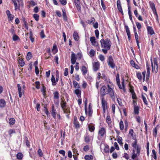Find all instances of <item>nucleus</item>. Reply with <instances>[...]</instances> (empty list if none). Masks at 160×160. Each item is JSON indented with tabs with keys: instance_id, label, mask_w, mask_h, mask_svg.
<instances>
[{
	"instance_id": "nucleus-1",
	"label": "nucleus",
	"mask_w": 160,
	"mask_h": 160,
	"mask_svg": "<svg viewBox=\"0 0 160 160\" xmlns=\"http://www.w3.org/2000/svg\"><path fill=\"white\" fill-rule=\"evenodd\" d=\"M108 88L105 85L103 86L101 88L100 90V94L101 96L103 97L107 94H109L112 100L115 98L114 94L113 89L112 88L110 85H107Z\"/></svg>"
},
{
	"instance_id": "nucleus-2",
	"label": "nucleus",
	"mask_w": 160,
	"mask_h": 160,
	"mask_svg": "<svg viewBox=\"0 0 160 160\" xmlns=\"http://www.w3.org/2000/svg\"><path fill=\"white\" fill-rule=\"evenodd\" d=\"M100 42L102 48V51L104 53L106 54L108 51L110 49L112 45L110 40L108 38H106L105 39H102L100 41Z\"/></svg>"
},
{
	"instance_id": "nucleus-3",
	"label": "nucleus",
	"mask_w": 160,
	"mask_h": 160,
	"mask_svg": "<svg viewBox=\"0 0 160 160\" xmlns=\"http://www.w3.org/2000/svg\"><path fill=\"white\" fill-rule=\"evenodd\" d=\"M116 80L118 86L119 88L120 89H123L124 90L125 89V86L124 85V80L123 79L122 82V85H121L120 82L119 75L118 73H117L116 75Z\"/></svg>"
},
{
	"instance_id": "nucleus-4",
	"label": "nucleus",
	"mask_w": 160,
	"mask_h": 160,
	"mask_svg": "<svg viewBox=\"0 0 160 160\" xmlns=\"http://www.w3.org/2000/svg\"><path fill=\"white\" fill-rule=\"evenodd\" d=\"M14 3L15 10L18 9L20 7H22L23 2L22 0H12Z\"/></svg>"
},
{
	"instance_id": "nucleus-5",
	"label": "nucleus",
	"mask_w": 160,
	"mask_h": 160,
	"mask_svg": "<svg viewBox=\"0 0 160 160\" xmlns=\"http://www.w3.org/2000/svg\"><path fill=\"white\" fill-rule=\"evenodd\" d=\"M140 149H138L136 150L137 152H136V150L134 149H133L132 155V158L133 160H135L140 154Z\"/></svg>"
},
{
	"instance_id": "nucleus-6",
	"label": "nucleus",
	"mask_w": 160,
	"mask_h": 160,
	"mask_svg": "<svg viewBox=\"0 0 160 160\" xmlns=\"http://www.w3.org/2000/svg\"><path fill=\"white\" fill-rule=\"evenodd\" d=\"M108 65L112 68H113L115 67V65L114 63L113 59L111 56H109L108 60Z\"/></svg>"
},
{
	"instance_id": "nucleus-7",
	"label": "nucleus",
	"mask_w": 160,
	"mask_h": 160,
	"mask_svg": "<svg viewBox=\"0 0 160 160\" xmlns=\"http://www.w3.org/2000/svg\"><path fill=\"white\" fill-rule=\"evenodd\" d=\"M106 133V129L104 128H102L99 130L98 137H100L102 138L105 136Z\"/></svg>"
},
{
	"instance_id": "nucleus-8",
	"label": "nucleus",
	"mask_w": 160,
	"mask_h": 160,
	"mask_svg": "<svg viewBox=\"0 0 160 160\" xmlns=\"http://www.w3.org/2000/svg\"><path fill=\"white\" fill-rule=\"evenodd\" d=\"M146 68L147 70V74L146 75V81H148L150 75V68L149 67V65L148 63L146 64Z\"/></svg>"
},
{
	"instance_id": "nucleus-9",
	"label": "nucleus",
	"mask_w": 160,
	"mask_h": 160,
	"mask_svg": "<svg viewBox=\"0 0 160 160\" xmlns=\"http://www.w3.org/2000/svg\"><path fill=\"white\" fill-rule=\"evenodd\" d=\"M151 60L152 72L156 73L158 72V66L154 65V66L152 59H151Z\"/></svg>"
},
{
	"instance_id": "nucleus-10",
	"label": "nucleus",
	"mask_w": 160,
	"mask_h": 160,
	"mask_svg": "<svg viewBox=\"0 0 160 160\" xmlns=\"http://www.w3.org/2000/svg\"><path fill=\"white\" fill-rule=\"evenodd\" d=\"M51 113L53 117L55 118L56 117V115L57 114V111L55 108L54 105L52 104V110Z\"/></svg>"
},
{
	"instance_id": "nucleus-11",
	"label": "nucleus",
	"mask_w": 160,
	"mask_h": 160,
	"mask_svg": "<svg viewBox=\"0 0 160 160\" xmlns=\"http://www.w3.org/2000/svg\"><path fill=\"white\" fill-rule=\"evenodd\" d=\"M17 87L18 92L19 98H21L22 94L24 93V90L21 88L20 85L19 84H17Z\"/></svg>"
},
{
	"instance_id": "nucleus-12",
	"label": "nucleus",
	"mask_w": 160,
	"mask_h": 160,
	"mask_svg": "<svg viewBox=\"0 0 160 160\" xmlns=\"http://www.w3.org/2000/svg\"><path fill=\"white\" fill-rule=\"evenodd\" d=\"M71 63L73 65L74 64L77 60V58L76 57L75 54L73 52H72L71 54Z\"/></svg>"
},
{
	"instance_id": "nucleus-13",
	"label": "nucleus",
	"mask_w": 160,
	"mask_h": 160,
	"mask_svg": "<svg viewBox=\"0 0 160 160\" xmlns=\"http://www.w3.org/2000/svg\"><path fill=\"white\" fill-rule=\"evenodd\" d=\"M93 69L95 71H97L99 68V64L98 62H94L93 64Z\"/></svg>"
},
{
	"instance_id": "nucleus-14",
	"label": "nucleus",
	"mask_w": 160,
	"mask_h": 160,
	"mask_svg": "<svg viewBox=\"0 0 160 160\" xmlns=\"http://www.w3.org/2000/svg\"><path fill=\"white\" fill-rule=\"evenodd\" d=\"M90 41L92 44L94 46H97L98 45V43L96 41V38L94 37H91L90 38Z\"/></svg>"
},
{
	"instance_id": "nucleus-15",
	"label": "nucleus",
	"mask_w": 160,
	"mask_h": 160,
	"mask_svg": "<svg viewBox=\"0 0 160 160\" xmlns=\"http://www.w3.org/2000/svg\"><path fill=\"white\" fill-rule=\"evenodd\" d=\"M135 141L133 142L132 143V146L133 147V149L135 150H137L138 149H140V148H139L138 145L137 144V141L136 139H134Z\"/></svg>"
},
{
	"instance_id": "nucleus-16",
	"label": "nucleus",
	"mask_w": 160,
	"mask_h": 160,
	"mask_svg": "<svg viewBox=\"0 0 160 160\" xmlns=\"http://www.w3.org/2000/svg\"><path fill=\"white\" fill-rule=\"evenodd\" d=\"M147 29L148 34H150L151 35H152L154 34V31L152 27L148 26Z\"/></svg>"
},
{
	"instance_id": "nucleus-17",
	"label": "nucleus",
	"mask_w": 160,
	"mask_h": 160,
	"mask_svg": "<svg viewBox=\"0 0 160 160\" xmlns=\"http://www.w3.org/2000/svg\"><path fill=\"white\" fill-rule=\"evenodd\" d=\"M6 13L9 20L12 21L13 19V15L10 13L9 11H7Z\"/></svg>"
},
{
	"instance_id": "nucleus-18",
	"label": "nucleus",
	"mask_w": 160,
	"mask_h": 160,
	"mask_svg": "<svg viewBox=\"0 0 160 160\" xmlns=\"http://www.w3.org/2000/svg\"><path fill=\"white\" fill-rule=\"evenodd\" d=\"M125 28L126 30L128 36V38L129 40H130L131 39V35L130 30L128 26L126 25L125 26Z\"/></svg>"
},
{
	"instance_id": "nucleus-19",
	"label": "nucleus",
	"mask_w": 160,
	"mask_h": 160,
	"mask_svg": "<svg viewBox=\"0 0 160 160\" xmlns=\"http://www.w3.org/2000/svg\"><path fill=\"white\" fill-rule=\"evenodd\" d=\"M130 63L132 66L135 68L136 69H138L140 68V67L138 65L136 64L133 60L131 61Z\"/></svg>"
},
{
	"instance_id": "nucleus-20",
	"label": "nucleus",
	"mask_w": 160,
	"mask_h": 160,
	"mask_svg": "<svg viewBox=\"0 0 160 160\" xmlns=\"http://www.w3.org/2000/svg\"><path fill=\"white\" fill-rule=\"evenodd\" d=\"M129 134L131 135L133 139H136L135 138V134L134 133L133 129H131L129 130Z\"/></svg>"
},
{
	"instance_id": "nucleus-21",
	"label": "nucleus",
	"mask_w": 160,
	"mask_h": 160,
	"mask_svg": "<svg viewBox=\"0 0 160 160\" xmlns=\"http://www.w3.org/2000/svg\"><path fill=\"white\" fill-rule=\"evenodd\" d=\"M61 107L62 110H64L66 108V102L65 100H62L60 103Z\"/></svg>"
},
{
	"instance_id": "nucleus-22",
	"label": "nucleus",
	"mask_w": 160,
	"mask_h": 160,
	"mask_svg": "<svg viewBox=\"0 0 160 160\" xmlns=\"http://www.w3.org/2000/svg\"><path fill=\"white\" fill-rule=\"evenodd\" d=\"M73 124L76 128H78L80 127L78 121H77V120L75 119V118L74 119V121H73Z\"/></svg>"
},
{
	"instance_id": "nucleus-23",
	"label": "nucleus",
	"mask_w": 160,
	"mask_h": 160,
	"mask_svg": "<svg viewBox=\"0 0 160 160\" xmlns=\"http://www.w3.org/2000/svg\"><path fill=\"white\" fill-rule=\"evenodd\" d=\"M6 105V102L3 99L0 100V107H4Z\"/></svg>"
},
{
	"instance_id": "nucleus-24",
	"label": "nucleus",
	"mask_w": 160,
	"mask_h": 160,
	"mask_svg": "<svg viewBox=\"0 0 160 160\" xmlns=\"http://www.w3.org/2000/svg\"><path fill=\"white\" fill-rule=\"evenodd\" d=\"M151 156L154 158L155 160H157V156L156 154V151L154 149H153L152 151V155Z\"/></svg>"
},
{
	"instance_id": "nucleus-25",
	"label": "nucleus",
	"mask_w": 160,
	"mask_h": 160,
	"mask_svg": "<svg viewBox=\"0 0 160 160\" xmlns=\"http://www.w3.org/2000/svg\"><path fill=\"white\" fill-rule=\"evenodd\" d=\"M118 8V10H122L121 3L119 0H118L117 2Z\"/></svg>"
},
{
	"instance_id": "nucleus-26",
	"label": "nucleus",
	"mask_w": 160,
	"mask_h": 160,
	"mask_svg": "<svg viewBox=\"0 0 160 160\" xmlns=\"http://www.w3.org/2000/svg\"><path fill=\"white\" fill-rule=\"evenodd\" d=\"M51 80V81L52 82V85L53 86L55 85L56 84L57 82L55 79V77H54V75H52Z\"/></svg>"
},
{
	"instance_id": "nucleus-27",
	"label": "nucleus",
	"mask_w": 160,
	"mask_h": 160,
	"mask_svg": "<svg viewBox=\"0 0 160 160\" xmlns=\"http://www.w3.org/2000/svg\"><path fill=\"white\" fill-rule=\"evenodd\" d=\"M82 72L83 74L85 75L87 72V70L86 67L83 66L82 67Z\"/></svg>"
},
{
	"instance_id": "nucleus-28",
	"label": "nucleus",
	"mask_w": 160,
	"mask_h": 160,
	"mask_svg": "<svg viewBox=\"0 0 160 160\" xmlns=\"http://www.w3.org/2000/svg\"><path fill=\"white\" fill-rule=\"evenodd\" d=\"M73 36L75 40L76 41H78L79 39V37L78 33L77 32H74Z\"/></svg>"
},
{
	"instance_id": "nucleus-29",
	"label": "nucleus",
	"mask_w": 160,
	"mask_h": 160,
	"mask_svg": "<svg viewBox=\"0 0 160 160\" xmlns=\"http://www.w3.org/2000/svg\"><path fill=\"white\" fill-rule=\"evenodd\" d=\"M18 63L21 67H23L25 64L24 61L22 58L19 59Z\"/></svg>"
},
{
	"instance_id": "nucleus-30",
	"label": "nucleus",
	"mask_w": 160,
	"mask_h": 160,
	"mask_svg": "<svg viewBox=\"0 0 160 160\" xmlns=\"http://www.w3.org/2000/svg\"><path fill=\"white\" fill-rule=\"evenodd\" d=\"M102 104V107H107L106 102L105 101L104 98L102 97L101 98Z\"/></svg>"
},
{
	"instance_id": "nucleus-31",
	"label": "nucleus",
	"mask_w": 160,
	"mask_h": 160,
	"mask_svg": "<svg viewBox=\"0 0 160 160\" xmlns=\"http://www.w3.org/2000/svg\"><path fill=\"white\" fill-rule=\"evenodd\" d=\"M134 112L136 114H138L139 113V108L138 106H136L135 104H134Z\"/></svg>"
},
{
	"instance_id": "nucleus-32",
	"label": "nucleus",
	"mask_w": 160,
	"mask_h": 160,
	"mask_svg": "<svg viewBox=\"0 0 160 160\" xmlns=\"http://www.w3.org/2000/svg\"><path fill=\"white\" fill-rule=\"evenodd\" d=\"M95 54V52L93 49H91L89 52V55L91 57H93Z\"/></svg>"
},
{
	"instance_id": "nucleus-33",
	"label": "nucleus",
	"mask_w": 160,
	"mask_h": 160,
	"mask_svg": "<svg viewBox=\"0 0 160 160\" xmlns=\"http://www.w3.org/2000/svg\"><path fill=\"white\" fill-rule=\"evenodd\" d=\"M73 86L75 88H79L80 86L78 83L75 81L74 80L73 81Z\"/></svg>"
},
{
	"instance_id": "nucleus-34",
	"label": "nucleus",
	"mask_w": 160,
	"mask_h": 160,
	"mask_svg": "<svg viewBox=\"0 0 160 160\" xmlns=\"http://www.w3.org/2000/svg\"><path fill=\"white\" fill-rule=\"evenodd\" d=\"M95 21V19L94 18H92L90 20H88L87 21V22L89 24H94Z\"/></svg>"
},
{
	"instance_id": "nucleus-35",
	"label": "nucleus",
	"mask_w": 160,
	"mask_h": 160,
	"mask_svg": "<svg viewBox=\"0 0 160 160\" xmlns=\"http://www.w3.org/2000/svg\"><path fill=\"white\" fill-rule=\"evenodd\" d=\"M137 77L140 81H141L142 79V76L141 73L140 72L137 73Z\"/></svg>"
},
{
	"instance_id": "nucleus-36",
	"label": "nucleus",
	"mask_w": 160,
	"mask_h": 160,
	"mask_svg": "<svg viewBox=\"0 0 160 160\" xmlns=\"http://www.w3.org/2000/svg\"><path fill=\"white\" fill-rule=\"evenodd\" d=\"M41 92L42 93V94L44 97H45L46 95L45 93L46 92V88L44 86H43L42 88L41 89Z\"/></svg>"
},
{
	"instance_id": "nucleus-37",
	"label": "nucleus",
	"mask_w": 160,
	"mask_h": 160,
	"mask_svg": "<svg viewBox=\"0 0 160 160\" xmlns=\"http://www.w3.org/2000/svg\"><path fill=\"white\" fill-rule=\"evenodd\" d=\"M149 4L152 10H156L154 4L152 2H150Z\"/></svg>"
},
{
	"instance_id": "nucleus-38",
	"label": "nucleus",
	"mask_w": 160,
	"mask_h": 160,
	"mask_svg": "<svg viewBox=\"0 0 160 160\" xmlns=\"http://www.w3.org/2000/svg\"><path fill=\"white\" fill-rule=\"evenodd\" d=\"M92 113V110L91 107L90 106V104H89L88 106V115L90 116H91Z\"/></svg>"
},
{
	"instance_id": "nucleus-39",
	"label": "nucleus",
	"mask_w": 160,
	"mask_h": 160,
	"mask_svg": "<svg viewBox=\"0 0 160 160\" xmlns=\"http://www.w3.org/2000/svg\"><path fill=\"white\" fill-rule=\"evenodd\" d=\"M109 148L108 146L107 145H104V152L106 153L109 152Z\"/></svg>"
},
{
	"instance_id": "nucleus-40",
	"label": "nucleus",
	"mask_w": 160,
	"mask_h": 160,
	"mask_svg": "<svg viewBox=\"0 0 160 160\" xmlns=\"http://www.w3.org/2000/svg\"><path fill=\"white\" fill-rule=\"evenodd\" d=\"M32 57V55L31 52H28L26 58L27 60H29Z\"/></svg>"
},
{
	"instance_id": "nucleus-41",
	"label": "nucleus",
	"mask_w": 160,
	"mask_h": 160,
	"mask_svg": "<svg viewBox=\"0 0 160 160\" xmlns=\"http://www.w3.org/2000/svg\"><path fill=\"white\" fill-rule=\"evenodd\" d=\"M17 158L19 160H21L22 158V154L21 152L18 153L17 155Z\"/></svg>"
},
{
	"instance_id": "nucleus-42",
	"label": "nucleus",
	"mask_w": 160,
	"mask_h": 160,
	"mask_svg": "<svg viewBox=\"0 0 160 160\" xmlns=\"http://www.w3.org/2000/svg\"><path fill=\"white\" fill-rule=\"evenodd\" d=\"M75 93L77 95H80L81 94V91L79 88H77L74 91Z\"/></svg>"
},
{
	"instance_id": "nucleus-43",
	"label": "nucleus",
	"mask_w": 160,
	"mask_h": 160,
	"mask_svg": "<svg viewBox=\"0 0 160 160\" xmlns=\"http://www.w3.org/2000/svg\"><path fill=\"white\" fill-rule=\"evenodd\" d=\"M64 112L67 114V117H68L69 115L70 114V110L68 109H66V108L64 109V110H63Z\"/></svg>"
},
{
	"instance_id": "nucleus-44",
	"label": "nucleus",
	"mask_w": 160,
	"mask_h": 160,
	"mask_svg": "<svg viewBox=\"0 0 160 160\" xmlns=\"http://www.w3.org/2000/svg\"><path fill=\"white\" fill-rule=\"evenodd\" d=\"M28 2L30 6H34L37 4V3L33 1H30Z\"/></svg>"
},
{
	"instance_id": "nucleus-45",
	"label": "nucleus",
	"mask_w": 160,
	"mask_h": 160,
	"mask_svg": "<svg viewBox=\"0 0 160 160\" xmlns=\"http://www.w3.org/2000/svg\"><path fill=\"white\" fill-rule=\"evenodd\" d=\"M84 158L86 160H91L92 159V157L90 155H87L85 156Z\"/></svg>"
},
{
	"instance_id": "nucleus-46",
	"label": "nucleus",
	"mask_w": 160,
	"mask_h": 160,
	"mask_svg": "<svg viewBox=\"0 0 160 160\" xmlns=\"http://www.w3.org/2000/svg\"><path fill=\"white\" fill-rule=\"evenodd\" d=\"M85 141L86 142H88L90 141V138L89 136L86 135L84 136Z\"/></svg>"
},
{
	"instance_id": "nucleus-47",
	"label": "nucleus",
	"mask_w": 160,
	"mask_h": 160,
	"mask_svg": "<svg viewBox=\"0 0 160 160\" xmlns=\"http://www.w3.org/2000/svg\"><path fill=\"white\" fill-rule=\"evenodd\" d=\"M142 97L143 100V101L144 103V104L146 105L148 104V102L145 96L143 94H142Z\"/></svg>"
},
{
	"instance_id": "nucleus-48",
	"label": "nucleus",
	"mask_w": 160,
	"mask_h": 160,
	"mask_svg": "<svg viewBox=\"0 0 160 160\" xmlns=\"http://www.w3.org/2000/svg\"><path fill=\"white\" fill-rule=\"evenodd\" d=\"M75 7L77 10H81V6L80 3H75Z\"/></svg>"
},
{
	"instance_id": "nucleus-49",
	"label": "nucleus",
	"mask_w": 160,
	"mask_h": 160,
	"mask_svg": "<svg viewBox=\"0 0 160 160\" xmlns=\"http://www.w3.org/2000/svg\"><path fill=\"white\" fill-rule=\"evenodd\" d=\"M107 122L108 124H110L111 121L110 117L109 115H107L106 118Z\"/></svg>"
},
{
	"instance_id": "nucleus-50",
	"label": "nucleus",
	"mask_w": 160,
	"mask_h": 160,
	"mask_svg": "<svg viewBox=\"0 0 160 160\" xmlns=\"http://www.w3.org/2000/svg\"><path fill=\"white\" fill-rule=\"evenodd\" d=\"M54 99H58L59 98V93L58 92H56L54 93Z\"/></svg>"
},
{
	"instance_id": "nucleus-51",
	"label": "nucleus",
	"mask_w": 160,
	"mask_h": 160,
	"mask_svg": "<svg viewBox=\"0 0 160 160\" xmlns=\"http://www.w3.org/2000/svg\"><path fill=\"white\" fill-rule=\"evenodd\" d=\"M12 39L14 41H16L18 39H20L18 36L14 34L12 37Z\"/></svg>"
},
{
	"instance_id": "nucleus-52",
	"label": "nucleus",
	"mask_w": 160,
	"mask_h": 160,
	"mask_svg": "<svg viewBox=\"0 0 160 160\" xmlns=\"http://www.w3.org/2000/svg\"><path fill=\"white\" fill-rule=\"evenodd\" d=\"M89 130L91 132H93L95 129V127L94 126L90 125L88 126Z\"/></svg>"
},
{
	"instance_id": "nucleus-53",
	"label": "nucleus",
	"mask_w": 160,
	"mask_h": 160,
	"mask_svg": "<svg viewBox=\"0 0 160 160\" xmlns=\"http://www.w3.org/2000/svg\"><path fill=\"white\" fill-rule=\"evenodd\" d=\"M120 128V130H122L124 128L123 123L122 121L120 122L119 123Z\"/></svg>"
},
{
	"instance_id": "nucleus-54",
	"label": "nucleus",
	"mask_w": 160,
	"mask_h": 160,
	"mask_svg": "<svg viewBox=\"0 0 160 160\" xmlns=\"http://www.w3.org/2000/svg\"><path fill=\"white\" fill-rule=\"evenodd\" d=\"M98 58L100 59V60L102 62H103L105 60V58L104 56L100 54L98 56Z\"/></svg>"
},
{
	"instance_id": "nucleus-55",
	"label": "nucleus",
	"mask_w": 160,
	"mask_h": 160,
	"mask_svg": "<svg viewBox=\"0 0 160 160\" xmlns=\"http://www.w3.org/2000/svg\"><path fill=\"white\" fill-rule=\"evenodd\" d=\"M15 120L13 118H10L9 120V123L10 125H13L15 123Z\"/></svg>"
},
{
	"instance_id": "nucleus-56",
	"label": "nucleus",
	"mask_w": 160,
	"mask_h": 160,
	"mask_svg": "<svg viewBox=\"0 0 160 160\" xmlns=\"http://www.w3.org/2000/svg\"><path fill=\"white\" fill-rule=\"evenodd\" d=\"M157 129L156 127H155L154 128L153 131V136L155 137H157Z\"/></svg>"
},
{
	"instance_id": "nucleus-57",
	"label": "nucleus",
	"mask_w": 160,
	"mask_h": 160,
	"mask_svg": "<svg viewBox=\"0 0 160 160\" xmlns=\"http://www.w3.org/2000/svg\"><path fill=\"white\" fill-rule=\"evenodd\" d=\"M58 51L57 48L56 46H53V48L52 49V51L54 53H55L57 52Z\"/></svg>"
},
{
	"instance_id": "nucleus-58",
	"label": "nucleus",
	"mask_w": 160,
	"mask_h": 160,
	"mask_svg": "<svg viewBox=\"0 0 160 160\" xmlns=\"http://www.w3.org/2000/svg\"><path fill=\"white\" fill-rule=\"evenodd\" d=\"M36 84V88L37 89H39L40 88V82L39 81H36L35 82Z\"/></svg>"
},
{
	"instance_id": "nucleus-59",
	"label": "nucleus",
	"mask_w": 160,
	"mask_h": 160,
	"mask_svg": "<svg viewBox=\"0 0 160 160\" xmlns=\"http://www.w3.org/2000/svg\"><path fill=\"white\" fill-rule=\"evenodd\" d=\"M136 24L139 31H140V29L141 28V26L140 23L136 22Z\"/></svg>"
},
{
	"instance_id": "nucleus-60",
	"label": "nucleus",
	"mask_w": 160,
	"mask_h": 160,
	"mask_svg": "<svg viewBox=\"0 0 160 160\" xmlns=\"http://www.w3.org/2000/svg\"><path fill=\"white\" fill-rule=\"evenodd\" d=\"M59 152L60 154H62L63 156L66 157V156H65V152L64 150H60Z\"/></svg>"
},
{
	"instance_id": "nucleus-61",
	"label": "nucleus",
	"mask_w": 160,
	"mask_h": 160,
	"mask_svg": "<svg viewBox=\"0 0 160 160\" xmlns=\"http://www.w3.org/2000/svg\"><path fill=\"white\" fill-rule=\"evenodd\" d=\"M122 138L121 137H119L117 139V141L120 144H122Z\"/></svg>"
},
{
	"instance_id": "nucleus-62",
	"label": "nucleus",
	"mask_w": 160,
	"mask_h": 160,
	"mask_svg": "<svg viewBox=\"0 0 160 160\" xmlns=\"http://www.w3.org/2000/svg\"><path fill=\"white\" fill-rule=\"evenodd\" d=\"M33 18H34L35 20L37 21H38L39 19V16L36 14H34L33 15Z\"/></svg>"
},
{
	"instance_id": "nucleus-63",
	"label": "nucleus",
	"mask_w": 160,
	"mask_h": 160,
	"mask_svg": "<svg viewBox=\"0 0 160 160\" xmlns=\"http://www.w3.org/2000/svg\"><path fill=\"white\" fill-rule=\"evenodd\" d=\"M61 3L63 5H65L67 3V0H59Z\"/></svg>"
},
{
	"instance_id": "nucleus-64",
	"label": "nucleus",
	"mask_w": 160,
	"mask_h": 160,
	"mask_svg": "<svg viewBox=\"0 0 160 160\" xmlns=\"http://www.w3.org/2000/svg\"><path fill=\"white\" fill-rule=\"evenodd\" d=\"M131 93L132 94V98L133 99L136 98V96L134 91L133 90L132 91H131Z\"/></svg>"
}]
</instances>
